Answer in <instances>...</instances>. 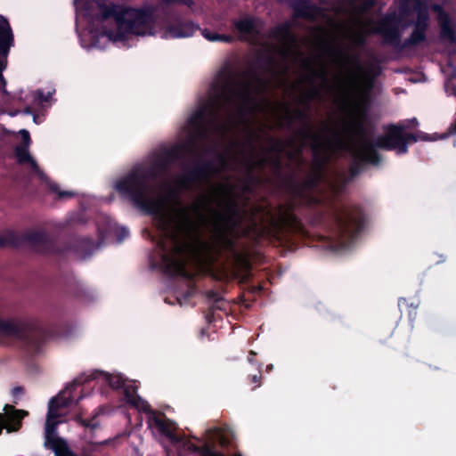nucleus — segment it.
<instances>
[{
    "label": "nucleus",
    "instance_id": "864d4df0",
    "mask_svg": "<svg viewBox=\"0 0 456 456\" xmlns=\"http://www.w3.org/2000/svg\"><path fill=\"white\" fill-rule=\"evenodd\" d=\"M213 315H214V306L210 307L205 315V318L208 323L212 322Z\"/></svg>",
    "mask_w": 456,
    "mask_h": 456
},
{
    "label": "nucleus",
    "instance_id": "c85d7f7f",
    "mask_svg": "<svg viewBox=\"0 0 456 456\" xmlns=\"http://www.w3.org/2000/svg\"><path fill=\"white\" fill-rule=\"evenodd\" d=\"M293 11L296 18L309 19L317 11V7L306 0H300L294 5Z\"/></svg>",
    "mask_w": 456,
    "mask_h": 456
},
{
    "label": "nucleus",
    "instance_id": "5fc2aeb1",
    "mask_svg": "<svg viewBox=\"0 0 456 456\" xmlns=\"http://www.w3.org/2000/svg\"><path fill=\"white\" fill-rule=\"evenodd\" d=\"M256 355V354L254 351H252V350L249 351L248 355V361L250 363H254Z\"/></svg>",
    "mask_w": 456,
    "mask_h": 456
},
{
    "label": "nucleus",
    "instance_id": "a19ab883",
    "mask_svg": "<svg viewBox=\"0 0 456 456\" xmlns=\"http://www.w3.org/2000/svg\"><path fill=\"white\" fill-rule=\"evenodd\" d=\"M20 134H21V143L19 144L18 146H25V148H28L30 142H31L30 134H29L28 131L23 129L20 131Z\"/></svg>",
    "mask_w": 456,
    "mask_h": 456
},
{
    "label": "nucleus",
    "instance_id": "2f4dec72",
    "mask_svg": "<svg viewBox=\"0 0 456 456\" xmlns=\"http://www.w3.org/2000/svg\"><path fill=\"white\" fill-rule=\"evenodd\" d=\"M191 451L199 454V456H224L222 452L216 451L208 444L191 445Z\"/></svg>",
    "mask_w": 456,
    "mask_h": 456
},
{
    "label": "nucleus",
    "instance_id": "58836bf2",
    "mask_svg": "<svg viewBox=\"0 0 456 456\" xmlns=\"http://www.w3.org/2000/svg\"><path fill=\"white\" fill-rule=\"evenodd\" d=\"M201 34L207 40L210 42H217L219 40V34L208 28L202 29Z\"/></svg>",
    "mask_w": 456,
    "mask_h": 456
},
{
    "label": "nucleus",
    "instance_id": "4d7b16f0",
    "mask_svg": "<svg viewBox=\"0 0 456 456\" xmlns=\"http://www.w3.org/2000/svg\"><path fill=\"white\" fill-rule=\"evenodd\" d=\"M168 195L169 197L171 198H175V197H177L178 196V192L176 190L173 189V188H169L168 190Z\"/></svg>",
    "mask_w": 456,
    "mask_h": 456
},
{
    "label": "nucleus",
    "instance_id": "c9c22d12",
    "mask_svg": "<svg viewBox=\"0 0 456 456\" xmlns=\"http://www.w3.org/2000/svg\"><path fill=\"white\" fill-rule=\"evenodd\" d=\"M412 2L420 4L422 0H401L399 7L400 16L406 15L410 12Z\"/></svg>",
    "mask_w": 456,
    "mask_h": 456
},
{
    "label": "nucleus",
    "instance_id": "dca6fc26",
    "mask_svg": "<svg viewBox=\"0 0 456 456\" xmlns=\"http://www.w3.org/2000/svg\"><path fill=\"white\" fill-rule=\"evenodd\" d=\"M270 37L286 47L281 51V54L284 56L288 54L289 47L296 43V37L291 31V24L287 21L273 28L270 32Z\"/></svg>",
    "mask_w": 456,
    "mask_h": 456
},
{
    "label": "nucleus",
    "instance_id": "49530a36",
    "mask_svg": "<svg viewBox=\"0 0 456 456\" xmlns=\"http://www.w3.org/2000/svg\"><path fill=\"white\" fill-rule=\"evenodd\" d=\"M129 234V232L126 228H120L118 230L117 236L119 241H122L125 238H126Z\"/></svg>",
    "mask_w": 456,
    "mask_h": 456
},
{
    "label": "nucleus",
    "instance_id": "de8ad7c7",
    "mask_svg": "<svg viewBox=\"0 0 456 456\" xmlns=\"http://www.w3.org/2000/svg\"><path fill=\"white\" fill-rule=\"evenodd\" d=\"M313 77L314 78H321L324 81L327 80V73L325 70H319V71L314 70V71H313Z\"/></svg>",
    "mask_w": 456,
    "mask_h": 456
},
{
    "label": "nucleus",
    "instance_id": "aec40b11",
    "mask_svg": "<svg viewBox=\"0 0 456 456\" xmlns=\"http://www.w3.org/2000/svg\"><path fill=\"white\" fill-rule=\"evenodd\" d=\"M99 375H104L109 386L113 389H118L125 386L126 381L120 375H111L104 373L102 371H95L88 376H81L74 379L70 387H79L84 383H87L91 380L97 379Z\"/></svg>",
    "mask_w": 456,
    "mask_h": 456
},
{
    "label": "nucleus",
    "instance_id": "09e8293b",
    "mask_svg": "<svg viewBox=\"0 0 456 456\" xmlns=\"http://www.w3.org/2000/svg\"><path fill=\"white\" fill-rule=\"evenodd\" d=\"M223 243H224V248L227 249H233V248H234V242L231 239L223 238Z\"/></svg>",
    "mask_w": 456,
    "mask_h": 456
},
{
    "label": "nucleus",
    "instance_id": "423d86ee",
    "mask_svg": "<svg viewBox=\"0 0 456 456\" xmlns=\"http://www.w3.org/2000/svg\"><path fill=\"white\" fill-rule=\"evenodd\" d=\"M24 244L44 254L62 255L63 252L56 240L45 231H29L21 234L8 232L0 235V248H19Z\"/></svg>",
    "mask_w": 456,
    "mask_h": 456
},
{
    "label": "nucleus",
    "instance_id": "69168bd1",
    "mask_svg": "<svg viewBox=\"0 0 456 456\" xmlns=\"http://www.w3.org/2000/svg\"><path fill=\"white\" fill-rule=\"evenodd\" d=\"M410 122L412 123V124H417V119L413 118V119L410 120Z\"/></svg>",
    "mask_w": 456,
    "mask_h": 456
},
{
    "label": "nucleus",
    "instance_id": "20e7f679",
    "mask_svg": "<svg viewBox=\"0 0 456 456\" xmlns=\"http://www.w3.org/2000/svg\"><path fill=\"white\" fill-rule=\"evenodd\" d=\"M154 22V9L148 5L142 8L125 7L118 19V28L105 30L104 34L110 41L122 42L126 36H144L150 32Z\"/></svg>",
    "mask_w": 456,
    "mask_h": 456
},
{
    "label": "nucleus",
    "instance_id": "3c124183",
    "mask_svg": "<svg viewBox=\"0 0 456 456\" xmlns=\"http://www.w3.org/2000/svg\"><path fill=\"white\" fill-rule=\"evenodd\" d=\"M445 88L448 94H453L456 96V86L454 85L447 83L445 85Z\"/></svg>",
    "mask_w": 456,
    "mask_h": 456
},
{
    "label": "nucleus",
    "instance_id": "bf43d9fd",
    "mask_svg": "<svg viewBox=\"0 0 456 456\" xmlns=\"http://www.w3.org/2000/svg\"><path fill=\"white\" fill-rule=\"evenodd\" d=\"M251 190H252V189H251V186H250V185L246 184V185L244 186V191H245L250 192V191H251Z\"/></svg>",
    "mask_w": 456,
    "mask_h": 456
},
{
    "label": "nucleus",
    "instance_id": "bb28decb",
    "mask_svg": "<svg viewBox=\"0 0 456 456\" xmlns=\"http://www.w3.org/2000/svg\"><path fill=\"white\" fill-rule=\"evenodd\" d=\"M327 51L329 54L335 56L336 58L341 60L343 62L354 66L358 70L362 69V66L358 56L348 54L345 52L343 48L338 46H328Z\"/></svg>",
    "mask_w": 456,
    "mask_h": 456
},
{
    "label": "nucleus",
    "instance_id": "a18cd8bd",
    "mask_svg": "<svg viewBox=\"0 0 456 456\" xmlns=\"http://www.w3.org/2000/svg\"><path fill=\"white\" fill-rule=\"evenodd\" d=\"M456 134V120L449 126L446 133L443 134L440 138H446L450 135H453Z\"/></svg>",
    "mask_w": 456,
    "mask_h": 456
},
{
    "label": "nucleus",
    "instance_id": "6ab92c4d",
    "mask_svg": "<svg viewBox=\"0 0 456 456\" xmlns=\"http://www.w3.org/2000/svg\"><path fill=\"white\" fill-rule=\"evenodd\" d=\"M265 165H270L275 174H280L282 170V162L280 156L273 158H261L256 161H249L248 163L247 179L250 183L256 182V177L253 174L256 167H264Z\"/></svg>",
    "mask_w": 456,
    "mask_h": 456
},
{
    "label": "nucleus",
    "instance_id": "1a4fd4ad",
    "mask_svg": "<svg viewBox=\"0 0 456 456\" xmlns=\"http://www.w3.org/2000/svg\"><path fill=\"white\" fill-rule=\"evenodd\" d=\"M297 135L304 140H311L313 142L311 150L313 152V172L324 176L325 167L329 161L328 157L324 153V149L329 141H324L320 133L307 129H298Z\"/></svg>",
    "mask_w": 456,
    "mask_h": 456
},
{
    "label": "nucleus",
    "instance_id": "f3484780",
    "mask_svg": "<svg viewBox=\"0 0 456 456\" xmlns=\"http://www.w3.org/2000/svg\"><path fill=\"white\" fill-rule=\"evenodd\" d=\"M95 248H96V245H95L94 240L88 237L75 239V240L69 241L64 247H61V249L63 250L62 255L66 251H72L76 255H77L83 258L92 255Z\"/></svg>",
    "mask_w": 456,
    "mask_h": 456
},
{
    "label": "nucleus",
    "instance_id": "a211bd4d",
    "mask_svg": "<svg viewBox=\"0 0 456 456\" xmlns=\"http://www.w3.org/2000/svg\"><path fill=\"white\" fill-rule=\"evenodd\" d=\"M13 45L14 37L11 25L5 17L0 15V58L7 59Z\"/></svg>",
    "mask_w": 456,
    "mask_h": 456
},
{
    "label": "nucleus",
    "instance_id": "ea45409f",
    "mask_svg": "<svg viewBox=\"0 0 456 456\" xmlns=\"http://www.w3.org/2000/svg\"><path fill=\"white\" fill-rule=\"evenodd\" d=\"M206 297L208 299L214 301L215 304H217L223 300L222 296L216 290L210 289L206 292Z\"/></svg>",
    "mask_w": 456,
    "mask_h": 456
},
{
    "label": "nucleus",
    "instance_id": "37998d69",
    "mask_svg": "<svg viewBox=\"0 0 456 456\" xmlns=\"http://www.w3.org/2000/svg\"><path fill=\"white\" fill-rule=\"evenodd\" d=\"M320 95V91L318 88L316 87H313L306 94H305V98L307 100V104L309 103L310 101L315 99L316 97H318Z\"/></svg>",
    "mask_w": 456,
    "mask_h": 456
},
{
    "label": "nucleus",
    "instance_id": "052dcab7",
    "mask_svg": "<svg viewBox=\"0 0 456 456\" xmlns=\"http://www.w3.org/2000/svg\"><path fill=\"white\" fill-rule=\"evenodd\" d=\"M254 78H255L256 82H257L258 84L262 83V79L258 76L254 75Z\"/></svg>",
    "mask_w": 456,
    "mask_h": 456
},
{
    "label": "nucleus",
    "instance_id": "2eb2a0df",
    "mask_svg": "<svg viewBox=\"0 0 456 456\" xmlns=\"http://www.w3.org/2000/svg\"><path fill=\"white\" fill-rule=\"evenodd\" d=\"M5 413H0V435L3 428H6L8 432L17 431L20 426V420L28 412L22 410H16L11 404H5L4 407Z\"/></svg>",
    "mask_w": 456,
    "mask_h": 456
},
{
    "label": "nucleus",
    "instance_id": "6e6d98bb",
    "mask_svg": "<svg viewBox=\"0 0 456 456\" xmlns=\"http://www.w3.org/2000/svg\"><path fill=\"white\" fill-rule=\"evenodd\" d=\"M335 143H336V146L339 149H345L346 148V144L340 140L338 139V137L335 138Z\"/></svg>",
    "mask_w": 456,
    "mask_h": 456
},
{
    "label": "nucleus",
    "instance_id": "f257e3e1",
    "mask_svg": "<svg viewBox=\"0 0 456 456\" xmlns=\"http://www.w3.org/2000/svg\"><path fill=\"white\" fill-rule=\"evenodd\" d=\"M219 82L213 84V95L208 104L202 105L189 118L188 125L193 131L184 143L175 144L164 149L152 160L151 166L134 167L115 184L118 193L129 200L135 208L147 215L156 216L160 238L157 246L161 254L165 272L168 274L184 273L180 256L187 246L182 237L193 228L189 208H182L176 219L162 211L161 202L153 197L154 190L151 182L165 174L175 161L185 159L194 152L196 141L204 139L208 126H215L221 112L227 110L237 102L249 108L254 102L251 84L241 82L233 70L224 68L218 74Z\"/></svg>",
    "mask_w": 456,
    "mask_h": 456
},
{
    "label": "nucleus",
    "instance_id": "a878e982",
    "mask_svg": "<svg viewBox=\"0 0 456 456\" xmlns=\"http://www.w3.org/2000/svg\"><path fill=\"white\" fill-rule=\"evenodd\" d=\"M233 26L241 35H256L258 33L255 18L248 16L240 20H233Z\"/></svg>",
    "mask_w": 456,
    "mask_h": 456
},
{
    "label": "nucleus",
    "instance_id": "ddd939ff",
    "mask_svg": "<svg viewBox=\"0 0 456 456\" xmlns=\"http://www.w3.org/2000/svg\"><path fill=\"white\" fill-rule=\"evenodd\" d=\"M434 11L438 19L441 28V38L448 44L456 43V28L454 22L448 17V15L436 4L429 5V11Z\"/></svg>",
    "mask_w": 456,
    "mask_h": 456
},
{
    "label": "nucleus",
    "instance_id": "cd10ccee",
    "mask_svg": "<svg viewBox=\"0 0 456 456\" xmlns=\"http://www.w3.org/2000/svg\"><path fill=\"white\" fill-rule=\"evenodd\" d=\"M285 119L287 125L290 126L294 120H297L303 123L304 126L301 129H307L308 127L313 131L312 126L310 125V118L307 114V111L301 109H295L293 114L288 110Z\"/></svg>",
    "mask_w": 456,
    "mask_h": 456
},
{
    "label": "nucleus",
    "instance_id": "8fccbe9b",
    "mask_svg": "<svg viewBox=\"0 0 456 456\" xmlns=\"http://www.w3.org/2000/svg\"><path fill=\"white\" fill-rule=\"evenodd\" d=\"M220 42L232 43L233 41V37L231 35L219 34Z\"/></svg>",
    "mask_w": 456,
    "mask_h": 456
},
{
    "label": "nucleus",
    "instance_id": "f704fd0d",
    "mask_svg": "<svg viewBox=\"0 0 456 456\" xmlns=\"http://www.w3.org/2000/svg\"><path fill=\"white\" fill-rule=\"evenodd\" d=\"M209 207V200L204 196L200 201L193 203L191 208L195 214L201 215L202 210Z\"/></svg>",
    "mask_w": 456,
    "mask_h": 456
},
{
    "label": "nucleus",
    "instance_id": "7ed1b4c3",
    "mask_svg": "<svg viewBox=\"0 0 456 456\" xmlns=\"http://www.w3.org/2000/svg\"><path fill=\"white\" fill-rule=\"evenodd\" d=\"M416 7L419 8L418 21L411 36L403 42L401 41L399 29L400 16L395 13L387 14L379 21L374 31L382 36L385 45H391L397 50H404L417 46L425 41V33L428 30V0H422L420 4H416Z\"/></svg>",
    "mask_w": 456,
    "mask_h": 456
},
{
    "label": "nucleus",
    "instance_id": "774afa93",
    "mask_svg": "<svg viewBox=\"0 0 456 456\" xmlns=\"http://www.w3.org/2000/svg\"><path fill=\"white\" fill-rule=\"evenodd\" d=\"M272 369H273V365L272 364L267 366V370H272Z\"/></svg>",
    "mask_w": 456,
    "mask_h": 456
},
{
    "label": "nucleus",
    "instance_id": "338daca9",
    "mask_svg": "<svg viewBox=\"0 0 456 456\" xmlns=\"http://www.w3.org/2000/svg\"><path fill=\"white\" fill-rule=\"evenodd\" d=\"M240 112L244 113L243 106L240 108Z\"/></svg>",
    "mask_w": 456,
    "mask_h": 456
},
{
    "label": "nucleus",
    "instance_id": "0e129e2a",
    "mask_svg": "<svg viewBox=\"0 0 456 456\" xmlns=\"http://www.w3.org/2000/svg\"><path fill=\"white\" fill-rule=\"evenodd\" d=\"M437 137L436 134H433L432 136L429 135V140H436Z\"/></svg>",
    "mask_w": 456,
    "mask_h": 456
},
{
    "label": "nucleus",
    "instance_id": "f8f14e48",
    "mask_svg": "<svg viewBox=\"0 0 456 456\" xmlns=\"http://www.w3.org/2000/svg\"><path fill=\"white\" fill-rule=\"evenodd\" d=\"M368 100L364 95H362L354 105V111L357 117L356 118H354L350 123V127L353 133L355 135L361 137V144L363 142V141H368L366 139L368 134V130L366 127V123L368 121Z\"/></svg>",
    "mask_w": 456,
    "mask_h": 456
},
{
    "label": "nucleus",
    "instance_id": "c756f323",
    "mask_svg": "<svg viewBox=\"0 0 456 456\" xmlns=\"http://www.w3.org/2000/svg\"><path fill=\"white\" fill-rule=\"evenodd\" d=\"M348 151L353 156V161L349 166V175L352 178H354L361 173L364 163L361 159L360 151L354 146H350Z\"/></svg>",
    "mask_w": 456,
    "mask_h": 456
},
{
    "label": "nucleus",
    "instance_id": "72a5a7b5",
    "mask_svg": "<svg viewBox=\"0 0 456 456\" xmlns=\"http://www.w3.org/2000/svg\"><path fill=\"white\" fill-rule=\"evenodd\" d=\"M398 307L402 314L405 311L410 318H411L413 314H416L415 313L416 307H413L412 304L410 305L406 298H399Z\"/></svg>",
    "mask_w": 456,
    "mask_h": 456
},
{
    "label": "nucleus",
    "instance_id": "412c9836",
    "mask_svg": "<svg viewBox=\"0 0 456 456\" xmlns=\"http://www.w3.org/2000/svg\"><path fill=\"white\" fill-rule=\"evenodd\" d=\"M198 28L191 20H178L167 27L166 33L172 38H182L191 37Z\"/></svg>",
    "mask_w": 456,
    "mask_h": 456
},
{
    "label": "nucleus",
    "instance_id": "4c0bfd02",
    "mask_svg": "<svg viewBox=\"0 0 456 456\" xmlns=\"http://www.w3.org/2000/svg\"><path fill=\"white\" fill-rule=\"evenodd\" d=\"M165 5L183 4L189 8L194 5L193 0H161Z\"/></svg>",
    "mask_w": 456,
    "mask_h": 456
},
{
    "label": "nucleus",
    "instance_id": "6e6552de",
    "mask_svg": "<svg viewBox=\"0 0 456 456\" xmlns=\"http://www.w3.org/2000/svg\"><path fill=\"white\" fill-rule=\"evenodd\" d=\"M14 156L16 161L20 165L29 164L31 169L37 175L38 178L46 184L48 190L52 193L57 195V200L71 199L76 193L71 191H61L57 183L52 181L38 167L37 162L28 152V148L25 146H15Z\"/></svg>",
    "mask_w": 456,
    "mask_h": 456
},
{
    "label": "nucleus",
    "instance_id": "e2e57ef3",
    "mask_svg": "<svg viewBox=\"0 0 456 456\" xmlns=\"http://www.w3.org/2000/svg\"><path fill=\"white\" fill-rule=\"evenodd\" d=\"M206 332H207L206 329H201V330H200V337L201 338L204 337Z\"/></svg>",
    "mask_w": 456,
    "mask_h": 456
},
{
    "label": "nucleus",
    "instance_id": "4468645a",
    "mask_svg": "<svg viewBox=\"0 0 456 456\" xmlns=\"http://www.w3.org/2000/svg\"><path fill=\"white\" fill-rule=\"evenodd\" d=\"M70 385L71 383L66 387L65 390L61 391L56 396L51 398L48 403L47 415L59 418L61 416L58 413L59 409L68 408L73 404L74 397L71 395V393L77 387H70Z\"/></svg>",
    "mask_w": 456,
    "mask_h": 456
},
{
    "label": "nucleus",
    "instance_id": "4be33fe9",
    "mask_svg": "<svg viewBox=\"0 0 456 456\" xmlns=\"http://www.w3.org/2000/svg\"><path fill=\"white\" fill-rule=\"evenodd\" d=\"M124 388V396L126 403L136 408L139 411H142L145 413L152 412L151 405L143 400L137 394V386L134 384L126 385L123 387Z\"/></svg>",
    "mask_w": 456,
    "mask_h": 456
},
{
    "label": "nucleus",
    "instance_id": "79ce46f5",
    "mask_svg": "<svg viewBox=\"0 0 456 456\" xmlns=\"http://www.w3.org/2000/svg\"><path fill=\"white\" fill-rule=\"evenodd\" d=\"M36 94H37V99L40 102H47L52 96L51 93H48L45 94L43 90H37Z\"/></svg>",
    "mask_w": 456,
    "mask_h": 456
},
{
    "label": "nucleus",
    "instance_id": "39448f33",
    "mask_svg": "<svg viewBox=\"0 0 456 456\" xmlns=\"http://www.w3.org/2000/svg\"><path fill=\"white\" fill-rule=\"evenodd\" d=\"M48 335V331L39 325L0 319V336L14 337L20 339L26 350L31 354L40 352Z\"/></svg>",
    "mask_w": 456,
    "mask_h": 456
},
{
    "label": "nucleus",
    "instance_id": "393cba45",
    "mask_svg": "<svg viewBox=\"0 0 456 456\" xmlns=\"http://www.w3.org/2000/svg\"><path fill=\"white\" fill-rule=\"evenodd\" d=\"M97 6L100 13L96 15V19L100 21H105L110 18H113L118 25L119 14L123 13V8L114 3L106 4L104 2H98Z\"/></svg>",
    "mask_w": 456,
    "mask_h": 456
},
{
    "label": "nucleus",
    "instance_id": "e433bc0d",
    "mask_svg": "<svg viewBox=\"0 0 456 456\" xmlns=\"http://www.w3.org/2000/svg\"><path fill=\"white\" fill-rule=\"evenodd\" d=\"M7 66V59L0 58V91L4 94H6V80L3 76V71L6 69Z\"/></svg>",
    "mask_w": 456,
    "mask_h": 456
},
{
    "label": "nucleus",
    "instance_id": "9b49d317",
    "mask_svg": "<svg viewBox=\"0 0 456 456\" xmlns=\"http://www.w3.org/2000/svg\"><path fill=\"white\" fill-rule=\"evenodd\" d=\"M216 172L215 165L210 160H202L196 163L192 168L185 172L178 180L179 184L187 188L189 185L207 179Z\"/></svg>",
    "mask_w": 456,
    "mask_h": 456
},
{
    "label": "nucleus",
    "instance_id": "9d476101",
    "mask_svg": "<svg viewBox=\"0 0 456 456\" xmlns=\"http://www.w3.org/2000/svg\"><path fill=\"white\" fill-rule=\"evenodd\" d=\"M57 419L56 417L46 415L45 445L49 446V448L53 451L55 456H77L69 449L67 442L63 438L54 436L59 424Z\"/></svg>",
    "mask_w": 456,
    "mask_h": 456
},
{
    "label": "nucleus",
    "instance_id": "603ef678",
    "mask_svg": "<svg viewBox=\"0 0 456 456\" xmlns=\"http://www.w3.org/2000/svg\"><path fill=\"white\" fill-rule=\"evenodd\" d=\"M23 391H24V389L22 387H15L12 390V395L14 397H18L20 395L23 394Z\"/></svg>",
    "mask_w": 456,
    "mask_h": 456
},
{
    "label": "nucleus",
    "instance_id": "5701e85b",
    "mask_svg": "<svg viewBox=\"0 0 456 456\" xmlns=\"http://www.w3.org/2000/svg\"><path fill=\"white\" fill-rule=\"evenodd\" d=\"M150 413L153 415L151 418V420L153 422L154 426L161 435L168 438L173 444H178L182 442V437L177 436L172 428V426L174 425L173 421L167 419H163L156 416L153 411Z\"/></svg>",
    "mask_w": 456,
    "mask_h": 456
},
{
    "label": "nucleus",
    "instance_id": "0eeeda50",
    "mask_svg": "<svg viewBox=\"0 0 456 456\" xmlns=\"http://www.w3.org/2000/svg\"><path fill=\"white\" fill-rule=\"evenodd\" d=\"M417 142V136L412 133H405L403 125H389L386 128L385 135L376 140L378 148L387 151L396 150L399 154L408 151V143Z\"/></svg>",
    "mask_w": 456,
    "mask_h": 456
},
{
    "label": "nucleus",
    "instance_id": "7c9ffc66",
    "mask_svg": "<svg viewBox=\"0 0 456 456\" xmlns=\"http://www.w3.org/2000/svg\"><path fill=\"white\" fill-rule=\"evenodd\" d=\"M225 211H226V216H224V215H221V214H217L218 217L221 219V220H226L228 222H232L235 219H238L240 216V207L238 205V203L234 200H229L226 203H225Z\"/></svg>",
    "mask_w": 456,
    "mask_h": 456
},
{
    "label": "nucleus",
    "instance_id": "680f3d73",
    "mask_svg": "<svg viewBox=\"0 0 456 456\" xmlns=\"http://www.w3.org/2000/svg\"><path fill=\"white\" fill-rule=\"evenodd\" d=\"M266 60H267V62H268L269 64H271V63H273V57H271V56H268Z\"/></svg>",
    "mask_w": 456,
    "mask_h": 456
},
{
    "label": "nucleus",
    "instance_id": "f03ea898",
    "mask_svg": "<svg viewBox=\"0 0 456 456\" xmlns=\"http://www.w3.org/2000/svg\"><path fill=\"white\" fill-rule=\"evenodd\" d=\"M323 178L324 176L312 172L301 182L296 181L292 176L287 179L291 198L276 207L275 215L269 213L270 232L273 237L279 239L290 233L303 232V223L296 214L300 208L314 211L311 224L326 229L339 243L354 240L362 231L365 216L359 206L332 207L329 210L317 209L322 204V199L315 195L314 191Z\"/></svg>",
    "mask_w": 456,
    "mask_h": 456
},
{
    "label": "nucleus",
    "instance_id": "13d9d810",
    "mask_svg": "<svg viewBox=\"0 0 456 456\" xmlns=\"http://www.w3.org/2000/svg\"><path fill=\"white\" fill-rule=\"evenodd\" d=\"M82 424L87 428H94L95 427L94 425H92L89 420H83Z\"/></svg>",
    "mask_w": 456,
    "mask_h": 456
},
{
    "label": "nucleus",
    "instance_id": "b1692460",
    "mask_svg": "<svg viewBox=\"0 0 456 456\" xmlns=\"http://www.w3.org/2000/svg\"><path fill=\"white\" fill-rule=\"evenodd\" d=\"M376 142L363 141L360 148H356L361 153V159L363 163H370L372 165L379 164L381 158L376 150Z\"/></svg>",
    "mask_w": 456,
    "mask_h": 456
},
{
    "label": "nucleus",
    "instance_id": "473e14b6",
    "mask_svg": "<svg viewBox=\"0 0 456 456\" xmlns=\"http://www.w3.org/2000/svg\"><path fill=\"white\" fill-rule=\"evenodd\" d=\"M272 142L271 146L268 148V151L272 153H275L276 156H279L285 149V142L280 139L270 138Z\"/></svg>",
    "mask_w": 456,
    "mask_h": 456
},
{
    "label": "nucleus",
    "instance_id": "c03bdc74",
    "mask_svg": "<svg viewBox=\"0 0 456 456\" xmlns=\"http://www.w3.org/2000/svg\"><path fill=\"white\" fill-rule=\"evenodd\" d=\"M248 379L251 383L256 384L255 387H260L261 379H262V375H261L260 371H258L257 374L249 375Z\"/></svg>",
    "mask_w": 456,
    "mask_h": 456
}]
</instances>
